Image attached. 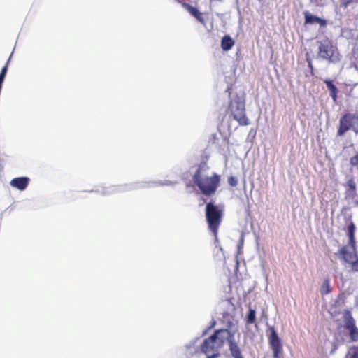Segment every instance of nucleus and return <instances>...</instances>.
I'll return each mask as SVG.
<instances>
[{"mask_svg": "<svg viewBox=\"0 0 358 358\" xmlns=\"http://www.w3.org/2000/svg\"><path fill=\"white\" fill-rule=\"evenodd\" d=\"M355 233V226L353 222H350L348 227V245L342 246L338 252L344 262L350 265L351 271L358 272V255L356 252Z\"/></svg>", "mask_w": 358, "mask_h": 358, "instance_id": "nucleus-3", "label": "nucleus"}, {"mask_svg": "<svg viewBox=\"0 0 358 358\" xmlns=\"http://www.w3.org/2000/svg\"><path fill=\"white\" fill-rule=\"evenodd\" d=\"M5 77L6 76H3V74H0V85H2L3 80L5 79Z\"/></svg>", "mask_w": 358, "mask_h": 358, "instance_id": "nucleus-25", "label": "nucleus"}, {"mask_svg": "<svg viewBox=\"0 0 358 358\" xmlns=\"http://www.w3.org/2000/svg\"><path fill=\"white\" fill-rule=\"evenodd\" d=\"M128 189L127 188V185H119L115 187V189L113 190L114 192H123L124 191H127Z\"/></svg>", "mask_w": 358, "mask_h": 358, "instance_id": "nucleus-23", "label": "nucleus"}, {"mask_svg": "<svg viewBox=\"0 0 358 358\" xmlns=\"http://www.w3.org/2000/svg\"><path fill=\"white\" fill-rule=\"evenodd\" d=\"M203 166L199 165L193 176L194 184L205 196H211L215 193L220 184V176L213 173L210 176L202 173Z\"/></svg>", "mask_w": 358, "mask_h": 358, "instance_id": "nucleus-2", "label": "nucleus"}, {"mask_svg": "<svg viewBox=\"0 0 358 358\" xmlns=\"http://www.w3.org/2000/svg\"><path fill=\"white\" fill-rule=\"evenodd\" d=\"M320 294L322 296L327 295L331 292V287L330 285V279L329 278H326L320 287Z\"/></svg>", "mask_w": 358, "mask_h": 358, "instance_id": "nucleus-15", "label": "nucleus"}, {"mask_svg": "<svg viewBox=\"0 0 358 358\" xmlns=\"http://www.w3.org/2000/svg\"><path fill=\"white\" fill-rule=\"evenodd\" d=\"M358 0H339L340 6L343 8H347L350 5L357 3Z\"/></svg>", "mask_w": 358, "mask_h": 358, "instance_id": "nucleus-19", "label": "nucleus"}, {"mask_svg": "<svg viewBox=\"0 0 358 358\" xmlns=\"http://www.w3.org/2000/svg\"><path fill=\"white\" fill-rule=\"evenodd\" d=\"M270 334L268 335V340L270 348L273 351V358H280L282 353V344L274 327H269Z\"/></svg>", "mask_w": 358, "mask_h": 358, "instance_id": "nucleus-7", "label": "nucleus"}, {"mask_svg": "<svg viewBox=\"0 0 358 358\" xmlns=\"http://www.w3.org/2000/svg\"><path fill=\"white\" fill-rule=\"evenodd\" d=\"M346 186L348 187V192L355 196L356 193V184L353 178H350L347 181Z\"/></svg>", "mask_w": 358, "mask_h": 358, "instance_id": "nucleus-17", "label": "nucleus"}, {"mask_svg": "<svg viewBox=\"0 0 358 358\" xmlns=\"http://www.w3.org/2000/svg\"><path fill=\"white\" fill-rule=\"evenodd\" d=\"M308 66L310 67V69L311 70H313V65H312V62L310 60H308Z\"/></svg>", "mask_w": 358, "mask_h": 358, "instance_id": "nucleus-26", "label": "nucleus"}, {"mask_svg": "<svg viewBox=\"0 0 358 358\" xmlns=\"http://www.w3.org/2000/svg\"><path fill=\"white\" fill-rule=\"evenodd\" d=\"M255 320L256 312L254 309L250 308L246 317V323L248 324H252L255 322Z\"/></svg>", "mask_w": 358, "mask_h": 358, "instance_id": "nucleus-18", "label": "nucleus"}, {"mask_svg": "<svg viewBox=\"0 0 358 358\" xmlns=\"http://www.w3.org/2000/svg\"><path fill=\"white\" fill-rule=\"evenodd\" d=\"M8 62H9V59L8 60L5 66H3L2 69H1V71L0 72V74H3V76H6V73H7V71H8Z\"/></svg>", "mask_w": 358, "mask_h": 358, "instance_id": "nucleus-24", "label": "nucleus"}, {"mask_svg": "<svg viewBox=\"0 0 358 358\" xmlns=\"http://www.w3.org/2000/svg\"><path fill=\"white\" fill-rule=\"evenodd\" d=\"M230 88H228L227 91H229V94L230 95L231 94V92H230Z\"/></svg>", "mask_w": 358, "mask_h": 358, "instance_id": "nucleus-28", "label": "nucleus"}, {"mask_svg": "<svg viewBox=\"0 0 358 358\" xmlns=\"http://www.w3.org/2000/svg\"><path fill=\"white\" fill-rule=\"evenodd\" d=\"M205 216L208 229L217 241L218 230L223 218V208L210 201L206 205Z\"/></svg>", "mask_w": 358, "mask_h": 358, "instance_id": "nucleus-4", "label": "nucleus"}, {"mask_svg": "<svg viewBox=\"0 0 358 358\" xmlns=\"http://www.w3.org/2000/svg\"><path fill=\"white\" fill-rule=\"evenodd\" d=\"M344 342V339L342 338L341 341H336L334 342L333 343V349H332V352H334L335 350H337L338 347L341 345H342Z\"/></svg>", "mask_w": 358, "mask_h": 358, "instance_id": "nucleus-22", "label": "nucleus"}, {"mask_svg": "<svg viewBox=\"0 0 358 358\" xmlns=\"http://www.w3.org/2000/svg\"><path fill=\"white\" fill-rule=\"evenodd\" d=\"M344 329L348 331L350 341H358V328L352 315L348 312L344 315Z\"/></svg>", "mask_w": 358, "mask_h": 358, "instance_id": "nucleus-9", "label": "nucleus"}, {"mask_svg": "<svg viewBox=\"0 0 358 358\" xmlns=\"http://www.w3.org/2000/svg\"><path fill=\"white\" fill-rule=\"evenodd\" d=\"M350 163L352 166H358V152L350 158Z\"/></svg>", "mask_w": 358, "mask_h": 358, "instance_id": "nucleus-21", "label": "nucleus"}, {"mask_svg": "<svg viewBox=\"0 0 358 358\" xmlns=\"http://www.w3.org/2000/svg\"><path fill=\"white\" fill-rule=\"evenodd\" d=\"M345 358H358V345L350 346L348 349Z\"/></svg>", "mask_w": 358, "mask_h": 358, "instance_id": "nucleus-16", "label": "nucleus"}, {"mask_svg": "<svg viewBox=\"0 0 358 358\" xmlns=\"http://www.w3.org/2000/svg\"><path fill=\"white\" fill-rule=\"evenodd\" d=\"M226 341L234 358H243L240 348L234 340V333L227 329L215 330L211 336L203 340L200 350H196L194 353L200 355L203 352L207 355L206 358H216L220 355V350Z\"/></svg>", "mask_w": 358, "mask_h": 358, "instance_id": "nucleus-1", "label": "nucleus"}, {"mask_svg": "<svg viewBox=\"0 0 358 358\" xmlns=\"http://www.w3.org/2000/svg\"><path fill=\"white\" fill-rule=\"evenodd\" d=\"M29 182V178L27 177H19L15 178L10 182V185L19 189L24 190L27 188L28 184Z\"/></svg>", "mask_w": 358, "mask_h": 358, "instance_id": "nucleus-11", "label": "nucleus"}, {"mask_svg": "<svg viewBox=\"0 0 358 358\" xmlns=\"http://www.w3.org/2000/svg\"><path fill=\"white\" fill-rule=\"evenodd\" d=\"M357 127H358V115L346 113L339 120L337 136H342L350 129L357 133Z\"/></svg>", "mask_w": 358, "mask_h": 358, "instance_id": "nucleus-6", "label": "nucleus"}, {"mask_svg": "<svg viewBox=\"0 0 358 358\" xmlns=\"http://www.w3.org/2000/svg\"><path fill=\"white\" fill-rule=\"evenodd\" d=\"M324 83L327 85V87L329 90L330 96L332 98L334 101H336L338 97L337 94L338 92L337 87L333 83V81L331 80H324Z\"/></svg>", "mask_w": 358, "mask_h": 358, "instance_id": "nucleus-13", "label": "nucleus"}, {"mask_svg": "<svg viewBox=\"0 0 358 358\" xmlns=\"http://www.w3.org/2000/svg\"><path fill=\"white\" fill-rule=\"evenodd\" d=\"M234 45V41L229 35H225L221 41V47L223 50L227 51L231 49Z\"/></svg>", "mask_w": 358, "mask_h": 358, "instance_id": "nucleus-14", "label": "nucleus"}, {"mask_svg": "<svg viewBox=\"0 0 358 358\" xmlns=\"http://www.w3.org/2000/svg\"><path fill=\"white\" fill-rule=\"evenodd\" d=\"M305 24H319L321 27L327 25V21L319 17L311 15L308 11L304 12Z\"/></svg>", "mask_w": 358, "mask_h": 358, "instance_id": "nucleus-10", "label": "nucleus"}, {"mask_svg": "<svg viewBox=\"0 0 358 358\" xmlns=\"http://www.w3.org/2000/svg\"><path fill=\"white\" fill-rule=\"evenodd\" d=\"M215 324V321H214V320H213V321L212 322V324H211V325H210V328L213 327Z\"/></svg>", "mask_w": 358, "mask_h": 358, "instance_id": "nucleus-27", "label": "nucleus"}, {"mask_svg": "<svg viewBox=\"0 0 358 358\" xmlns=\"http://www.w3.org/2000/svg\"><path fill=\"white\" fill-rule=\"evenodd\" d=\"M227 112L230 113L233 119L240 126H248L250 124V120L245 112V103L242 96L236 94L229 101Z\"/></svg>", "mask_w": 358, "mask_h": 358, "instance_id": "nucleus-5", "label": "nucleus"}, {"mask_svg": "<svg viewBox=\"0 0 358 358\" xmlns=\"http://www.w3.org/2000/svg\"><path fill=\"white\" fill-rule=\"evenodd\" d=\"M318 55L324 59L334 62L338 59V52L337 49L329 41L320 42Z\"/></svg>", "mask_w": 358, "mask_h": 358, "instance_id": "nucleus-8", "label": "nucleus"}, {"mask_svg": "<svg viewBox=\"0 0 358 358\" xmlns=\"http://www.w3.org/2000/svg\"><path fill=\"white\" fill-rule=\"evenodd\" d=\"M183 6L198 21H199L201 22H203V19L202 15L196 8H195L187 3H184Z\"/></svg>", "mask_w": 358, "mask_h": 358, "instance_id": "nucleus-12", "label": "nucleus"}, {"mask_svg": "<svg viewBox=\"0 0 358 358\" xmlns=\"http://www.w3.org/2000/svg\"><path fill=\"white\" fill-rule=\"evenodd\" d=\"M227 181L231 187H236L238 185V179L235 176H229Z\"/></svg>", "mask_w": 358, "mask_h": 358, "instance_id": "nucleus-20", "label": "nucleus"}]
</instances>
